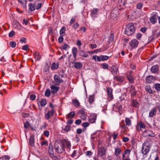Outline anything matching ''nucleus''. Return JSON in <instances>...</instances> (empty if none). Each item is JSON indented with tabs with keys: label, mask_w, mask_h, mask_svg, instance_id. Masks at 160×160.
I'll list each match as a JSON object with an SVG mask.
<instances>
[{
	"label": "nucleus",
	"mask_w": 160,
	"mask_h": 160,
	"mask_svg": "<svg viewBox=\"0 0 160 160\" xmlns=\"http://www.w3.org/2000/svg\"><path fill=\"white\" fill-rule=\"evenodd\" d=\"M135 28L133 23H128L125 28V32L128 35L130 36L132 34L135 32Z\"/></svg>",
	"instance_id": "nucleus-1"
},
{
	"label": "nucleus",
	"mask_w": 160,
	"mask_h": 160,
	"mask_svg": "<svg viewBox=\"0 0 160 160\" xmlns=\"http://www.w3.org/2000/svg\"><path fill=\"white\" fill-rule=\"evenodd\" d=\"M54 148L56 151L59 153H62L65 150L64 146L62 141L55 142Z\"/></svg>",
	"instance_id": "nucleus-2"
},
{
	"label": "nucleus",
	"mask_w": 160,
	"mask_h": 160,
	"mask_svg": "<svg viewBox=\"0 0 160 160\" xmlns=\"http://www.w3.org/2000/svg\"><path fill=\"white\" fill-rule=\"evenodd\" d=\"M150 147L148 142H145L143 144L142 152L144 155L146 154L150 150Z\"/></svg>",
	"instance_id": "nucleus-3"
},
{
	"label": "nucleus",
	"mask_w": 160,
	"mask_h": 160,
	"mask_svg": "<svg viewBox=\"0 0 160 160\" xmlns=\"http://www.w3.org/2000/svg\"><path fill=\"white\" fill-rule=\"evenodd\" d=\"M130 152V149H126L123 152L122 156V160H131L129 158Z\"/></svg>",
	"instance_id": "nucleus-4"
},
{
	"label": "nucleus",
	"mask_w": 160,
	"mask_h": 160,
	"mask_svg": "<svg viewBox=\"0 0 160 160\" xmlns=\"http://www.w3.org/2000/svg\"><path fill=\"white\" fill-rule=\"evenodd\" d=\"M119 14V12L117 9L114 8L113 9L111 13V18L114 19L117 18L118 15Z\"/></svg>",
	"instance_id": "nucleus-5"
},
{
	"label": "nucleus",
	"mask_w": 160,
	"mask_h": 160,
	"mask_svg": "<svg viewBox=\"0 0 160 160\" xmlns=\"http://www.w3.org/2000/svg\"><path fill=\"white\" fill-rule=\"evenodd\" d=\"M55 112L54 110H48L47 113L45 114V117L47 120H49V119L52 117L53 115Z\"/></svg>",
	"instance_id": "nucleus-6"
},
{
	"label": "nucleus",
	"mask_w": 160,
	"mask_h": 160,
	"mask_svg": "<svg viewBox=\"0 0 160 160\" xmlns=\"http://www.w3.org/2000/svg\"><path fill=\"white\" fill-rule=\"evenodd\" d=\"M105 154L106 150L103 147H101L98 149V156L102 157L105 155Z\"/></svg>",
	"instance_id": "nucleus-7"
},
{
	"label": "nucleus",
	"mask_w": 160,
	"mask_h": 160,
	"mask_svg": "<svg viewBox=\"0 0 160 160\" xmlns=\"http://www.w3.org/2000/svg\"><path fill=\"white\" fill-rule=\"evenodd\" d=\"M54 80L56 82L55 85H59L61 83L63 82V80L57 75H55L54 77Z\"/></svg>",
	"instance_id": "nucleus-8"
},
{
	"label": "nucleus",
	"mask_w": 160,
	"mask_h": 160,
	"mask_svg": "<svg viewBox=\"0 0 160 160\" xmlns=\"http://www.w3.org/2000/svg\"><path fill=\"white\" fill-rule=\"evenodd\" d=\"M62 141L63 143V146H64V145H65L67 148L68 150L69 151L71 149V146L70 142L66 139H64Z\"/></svg>",
	"instance_id": "nucleus-9"
},
{
	"label": "nucleus",
	"mask_w": 160,
	"mask_h": 160,
	"mask_svg": "<svg viewBox=\"0 0 160 160\" xmlns=\"http://www.w3.org/2000/svg\"><path fill=\"white\" fill-rule=\"evenodd\" d=\"M98 10L97 8H94L91 10V15L93 19L97 17Z\"/></svg>",
	"instance_id": "nucleus-10"
},
{
	"label": "nucleus",
	"mask_w": 160,
	"mask_h": 160,
	"mask_svg": "<svg viewBox=\"0 0 160 160\" xmlns=\"http://www.w3.org/2000/svg\"><path fill=\"white\" fill-rule=\"evenodd\" d=\"M107 91L108 93V99L111 101L113 98L112 89L111 88H108L107 90Z\"/></svg>",
	"instance_id": "nucleus-11"
},
{
	"label": "nucleus",
	"mask_w": 160,
	"mask_h": 160,
	"mask_svg": "<svg viewBox=\"0 0 160 160\" xmlns=\"http://www.w3.org/2000/svg\"><path fill=\"white\" fill-rule=\"evenodd\" d=\"M97 117V115L95 113L91 114L89 117L90 122L91 123H94L95 122Z\"/></svg>",
	"instance_id": "nucleus-12"
},
{
	"label": "nucleus",
	"mask_w": 160,
	"mask_h": 160,
	"mask_svg": "<svg viewBox=\"0 0 160 160\" xmlns=\"http://www.w3.org/2000/svg\"><path fill=\"white\" fill-rule=\"evenodd\" d=\"M132 71H130L127 74V79L129 81V82L132 83H134V79L133 76L132 74Z\"/></svg>",
	"instance_id": "nucleus-13"
},
{
	"label": "nucleus",
	"mask_w": 160,
	"mask_h": 160,
	"mask_svg": "<svg viewBox=\"0 0 160 160\" xmlns=\"http://www.w3.org/2000/svg\"><path fill=\"white\" fill-rule=\"evenodd\" d=\"M79 117L83 120H85L87 118V115L82 110H80L78 112Z\"/></svg>",
	"instance_id": "nucleus-14"
},
{
	"label": "nucleus",
	"mask_w": 160,
	"mask_h": 160,
	"mask_svg": "<svg viewBox=\"0 0 160 160\" xmlns=\"http://www.w3.org/2000/svg\"><path fill=\"white\" fill-rule=\"evenodd\" d=\"M143 133L144 134H146L145 136H150L152 137H154L155 136V133L151 130H145Z\"/></svg>",
	"instance_id": "nucleus-15"
},
{
	"label": "nucleus",
	"mask_w": 160,
	"mask_h": 160,
	"mask_svg": "<svg viewBox=\"0 0 160 160\" xmlns=\"http://www.w3.org/2000/svg\"><path fill=\"white\" fill-rule=\"evenodd\" d=\"M130 44L132 47L133 48H135L138 46V42L136 39H133L130 42Z\"/></svg>",
	"instance_id": "nucleus-16"
},
{
	"label": "nucleus",
	"mask_w": 160,
	"mask_h": 160,
	"mask_svg": "<svg viewBox=\"0 0 160 160\" xmlns=\"http://www.w3.org/2000/svg\"><path fill=\"white\" fill-rule=\"evenodd\" d=\"M51 92L54 93L58 91L59 87L54 85H52L51 86Z\"/></svg>",
	"instance_id": "nucleus-17"
},
{
	"label": "nucleus",
	"mask_w": 160,
	"mask_h": 160,
	"mask_svg": "<svg viewBox=\"0 0 160 160\" xmlns=\"http://www.w3.org/2000/svg\"><path fill=\"white\" fill-rule=\"evenodd\" d=\"M138 125V127H137V130L138 131L141 130L142 128H145L146 127L145 125L142 122H139Z\"/></svg>",
	"instance_id": "nucleus-18"
},
{
	"label": "nucleus",
	"mask_w": 160,
	"mask_h": 160,
	"mask_svg": "<svg viewBox=\"0 0 160 160\" xmlns=\"http://www.w3.org/2000/svg\"><path fill=\"white\" fill-rule=\"evenodd\" d=\"M157 110L156 108H154L152 109L149 113V116L150 117H152L155 116L157 112Z\"/></svg>",
	"instance_id": "nucleus-19"
},
{
	"label": "nucleus",
	"mask_w": 160,
	"mask_h": 160,
	"mask_svg": "<svg viewBox=\"0 0 160 160\" xmlns=\"http://www.w3.org/2000/svg\"><path fill=\"white\" fill-rule=\"evenodd\" d=\"M111 72L113 74H116L118 70L117 66L115 65L112 66L111 67Z\"/></svg>",
	"instance_id": "nucleus-20"
},
{
	"label": "nucleus",
	"mask_w": 160,
	"mask_h": 160,
	"mask_svg": "<svg viewBox=\"0 0 160 160\" xmlns=\"http://www.w3.org/2000/svg\"><path fill=\"white\" fill-rule=\"evenodd\" d=\"M130 92L131 93V95L132 96H134L136 94L135 88L132 85L130 86Z\"/></svg>",
	"instance_id": "nucleus-21"
},
{
	"label": "nucleus",
	"mask_w": 160,
	"mask_h": 160,
	"mask_svg": "<svg viewBox=\"0 0 160 160\" xmlns=\"http://www.w3.org/2000/svg\"><path fill=\"white\" fill-rule=\"evenodd\" d=\"M147 81L149 83H151L155 79V78L152 76H149L146 78Z\"/></svg>",
	"instance_id": "nucleus-22"
},
{
	"label": "nucleus",
	"mask_w": 160,
	"mask_h": 160,
	"mask_svg": "<svg viewBox=\"0 0 160 160\" xmlns=\"http://www.w3.org/2000/svg\"><path fill=\"white\" fill-rule=\"evenodd\" d=\"M74 67L77 69H80L82 66V64L79 62H75L74 64Z\"/></svg>",
	"instance_id": "nucleus-23"
},
{
	"label": "nucleus",
	"mask_w": 160,
	"mask_h": 160,
	"mask_svg": "<svg viewBox=\"0 0 160 160\" xmlns=\"http://www.w3.org/2000/svg\"><path fill=\"white\" fill-rule=\"evenodd\" d=\"M28 8L30 11H32L35 9V7L34 4L30 3L28 4Z\"/></svg>",
	"instance_id": "nucleus-24"
},
{
	"label": "nucleus",
	"mask_w": 160,
	"mask_h": 160,
	"mask_svg": "<svg viewBox=\"0 0 160 160\" xmlns=\"http://www.w3.org/2000/svg\"><path fill=\"white\" fill-rule=\"evenodd\" d=\"M131 104L132 106L136 107L138 106L139 103L136 100L133 99L132 101Z\"/></svg>",
	"instance_id": "nucleus-25"
},
{
	"label": "nucleus",
	"mask_w": 160,
	"mask_h": 160,
	"mask_svg": "<svg viewBox=\"0 0 160 160\" xmlns=\"http://www.w3.org/2000/svg\"><path fill=\"white\" fill-rule=\"evenodd\" d=\"M79 53L80 55L84 57L87 58L88 56L87 53L84 50H80Z\"/></svg>",
	"instance_id": "nucleus-26"
},
{
	"label": "nucleus",
	"mask_w": 160,
	"mask_h": 160,
	"mask_svg": "<svg viewBox=\"0 0 160 160\" xmlns=\"http://www.w3.org/2000/svg\"><path fill=\"white\" fill-rule=\"evenodd\" d=\"M77 50V49L75 47L73 48L72 49V52L73 54V56L75 59H76V58Z\"/></svg>",
	"instance_id": "nucleus-27"
},
{
	"label": "nucleus",
	"mask_w": 160,
	"mask_h": 160,
	"mask_svg": "<svg viewBox=\"0 0 160 160\" xmlns=\"http://www.w3.org/2000/svg\"><path fill=\"white\" fill-rule=\"evenodd\" d=\"M29 144L31 146H33L34 144V140L33 136H31L29 139Z\"/></svg>",
	"instance_id": "nucleus-28"
},
{
	"label": "nucleus",
	"mask_w": 160,
	"mask_h": 160,
	"mask_svg": "<svg viewBox=\"0 0 160 160\" xmlns=\"http://www.w3.org/2000/svg\"><path fill=\"white\" fill-rule=\"evenodd\" d=\"M114 79L120 82H122L124 80V77H120L119 76H115L114 78Z\"/></svg>",
	"instance_id": "nucleus-29"
},
{
	"label": "nucleus",
	"mask_w": 160,
	"mask_h": 160,
	"mask_svg": "<svg viewBox=\"0 0 160 160\" xmlns=\"http://www.w3.org/2000/svg\"><path fill=\"white\" fill-rule=\"evenodd\" d=\"M158 67L157 65L152 66L151 69L152 72L155 73L158 70Z\"/></svg>",
	"instance_id": "nucleus-30"
},
{
	"label": "nucleus",
	"mask_w": 160,
	"mask_h": 160,
	"mask_svg": "<svg viewBox=\"0 0 160 160\" xmlns=\"http://www.w3.org/2000/svg\"><path fill=\"white\" fill-rule=\"evenodd\" d=\"M33 55L35 58L37 60H39L41 58V55L38 52H36L34 53Z\"/></svg>",
	"instance_id": "nucleus-31"
},
{
	"label": "nucleus",
	"mask_w": 160,
	"mask_h": 160,
	"mask_svg": "<svg viewBox=\"0 0 160 160\" xmlns=\"http://www.w3.org/2000/svg\"><path fill=\"white\" fill-rule=\"evenodd\" d=\"M122 152L121 149L118 148H116L115 149L114 153L116 156H118Z\"/></svg>",
	"instance_id": "nucleus-32"
},
{
	"label": "nucleus",
	"mask_w": 160,
	"mask_h": 160,
	"mask_svg": "<svg viewBox=\"0 0 160 160\" xmlns=\"http://www.w3.org/2000/svg\"><path fill=\"white\" fill-rule=\"evenodd\" d=\"M73 104L76 107H78L80 105V103L78 99H73L72 101Z\"/></svg>",
	"instance_id": "nucleus-33"
},
{
	"label": "nucleus",
	"mask_w": 160,
	"mask_h": 160,
	"mask_svg": "<svg viewBox=\"0 0 160 160\" xmlns=\"http://www.w3.org/2000/svg\"><path fill=\"white\" fill-rule=\"evenodd\" d=\"M65 31V27H62L60 31V34L61 36H63L64 35Z\"/></svg>",
	"instance_id": "nucleus-34"
},
{
	"label": "nucleus",
	"mask_w": 160,
	"mask_h": 160,
	"mask_svg": "<svg viewBox=\"0 0 160 160\" xmlns=\"http://www.w3.org/2000/svg\"><path fill=\"white\" fill-rule=\"evenodd\" d=\"M58 67V63H53L51 66V68L52 70H54L57 69Z\"/></svg>",
	"instance_id": "nucleus-35"
},
{
	"label": "nucleus",
	"mask_w": 160,
	"mask_h": 160,
	"mask_svg": "<svg viewBox=\"0 0 160 160\" xmlns=\"http://www.w3.org/2000/svg\"><path fill=\"white\" fill-rule=\"evenodd\" d=\"M10 157L8 155H5L0 158V160H9Z\"/></svg>",
	"instance_id": "nucleus-36"
},
{
	"label": "nucleus",
	"mask_w": 160,
	"mask_h": 160,
	"mask_svg": "<svg viewBox=\"0 0 160 160\" xmlns=\"http://www.w3.org/2000/svg\"><path fill=\"white\" fill-rule=\"evenodd\" d=\"M18 2L22 4L25 8L27 7V2L26 0H18Z\"/></svg>",
	"instance_id": "nucleus-37"
},
{
	"label": "nucleus",
	"mask_w": 160,
	"mask_h": 160,
	"mask_svg": "<svg viewBox=\"0 0 160 160\" xmlns=\"http://www.w3.org/2000/svg\"><path fill=\"white\" fill-rule=\"evenodd\" d=\"M46 100L45 99H42L40 102L41 105L42 107H44L47 104Z\"/></svg>",
	"instance_id": "nucleus-38"
},
{
	"label": "nucleus",
	"mask_w": 160,
	"mask_h": 160,
	"mask_svg": "<svg viewBox=\"0 0 160 160\" xmlns=\"http://www.w3.org/2000/svg\"><path fill=\"white\" fill-rule=\"evenodd\" d=\"M51 94V91L50 89H47L45 91V96H46L47 97H49L50 95Z\"/></svg>",
	"instance_id": "nucleus-39"
},
{
	"label": "nucleus",
	"mask_w": 160,
	"mask_h": 160,
	"mask_svg": "<svg viewBox=\"0 0 160 160\" xmlns=\"http://www.w3.org/2000/svg\"><path fill=\"white\" fill-rule=\"evenodd\" d=\"M150 20L151 22L153 24H154L157 21V19L155 17H152L150 18Z\"/></svg>",
	"instance_id": "nucleus-40"
},
{
	"label": "nucleus",
	"mask_w": 160,
	"mask_h": 160,
	"mask_svg": "<svg viewBox=\"0 0 160 160\" xmlns=\"http://www.w3.org/2000/svg\"><path fill=\"white\" fill-rule=\"evenodd\" d=\"M68 117L69 118L72 119L74 117L75 115V114L74 112H72L68 114Z\"/></svg>",
	"instance_id": "nucleus-41"
},
{
	"label": "nucleus",
	"mask_w": 160,
	"mask_h": 160,
	"mask_svg": "<svg viewBox=\"0 0 160 160\" xmlns=\"http://www.w3.org/2000/svg\"><path fill=\"white\" fill-rule=\"evenodd\" d=\"M145 90L148 92L149 93H152V91L151 90V88L149 86H147L145 87Z\"/></svg>",
	"instance_id": "nucleus-42"
},
{
	"label": "nucleus",
	"mask_w": 160,
	"mask_h": 160,
	"mask_svg": "<svg viewBox=\"0 0 160 160\" xmlns=\"http://www.w3.org/2000/svg\"><path fill=\"white\" fill-rule=\"evenodd\" d=\"M48 152L49 154L53 153L52 146V145H51L50 144L49 147Z\"/></svg>",
	"instance_id": "nucleus-43"
},
{
	"label": "nucleus",
	"mask_w": 160,
	"mask_h": 160,
	"mask_svg": "<svg viewBox=\"0 0 160 160\" xmlns=\"http://www.w3.org/2000/svg\"><path fill=\"white\" fill-rule=\"evenodd\" d=\"M71 129L70 126L67 125L63 129V130L65 131L68 132Z\"/></svg>",
	"instance_id": "nucleus-44"
},
{
	"label": "nucleus",
	"mask_w": 160,
	"mask_h": 160,
	"mask_svg": "<svg viewBox=\"0 0 160 160\" xmlns=\"http://www.w3.org/2000/svg\"><path fill=\"white\" fill-rule=\"evenodd\" d=\"M125 122L126 125L128 126H130L131 124V120L128 118H126Z\"/></svg>",
	"instance_id": "nucleus-45"
},
{
	"label": "nucleus",
	"mask_w": 160,
	"mask_h": 160,
	"mask_svg": "<svg viewBox=\"0 0 160 160\" xmlns=\"http://www.w3.org/2000/svg\"><path fill=\"white\" fill-rule=\"evenodd\" d=\"M10 45L12 48L15 47L16 45V42L14 41H11L9 43Z\"/></svg>",
	"instance_id": "nucleus-46"
},
{
	"label": "nucleus",
	"mask_w": 160,
	"mask_h": 160,
	"mask_svg": "<svg viewBox=\"0 0 160 160\" xmlns=\"http://www.w3.org/2000/svg\"><path fill=\"white\" fill-rule=\"evenodd\" d=\"M94 101V97L93 96H90L89 98L88 101L91 104Z\"/></svg>",
	"instance_id": "nucleus-47"
},
{
	"label": "nucleus",
	"mask_w": 160,
	"mask_h": 160,
	"mask_svg": "<svg viewBox=\"0 0 160 160\" xmlns=\"http://www.w3.org/2000/svg\"><path fill=\"white\" fill-rule=\"evenodd\" d=\"M109 58V57L108 56L104 55H101V60L102 61H103L104 60H108Z\"/></svg>",
	"instance_id": "nucleus-48"
},
{
	"label": "nucleus",
	"mask_w": 160,
	"mask_h": 160,
	"mask_svg": "<svg viewBox=\"0 0 160 160\" xmlns=\"http://www.w3.org/2000/svg\"><path fill=\"white\" fill-rule=\"evenodd\" d=\"M6 61V59L4 56L0 58V64H2V63Z\"/></svg>",
	"instance_id": "nucleus-49"
},
{
	"label": "nucleus",
	"mask_w": 160,
	"mask_h": 160,
	"mask_svg": "<svg viewBox=\"0 0 160 160\" xmlns=\"http://www.w3.org/2000/svg\"><path fill=\"white\" fill-rule=\"evenodd\" d=\"M114 38V35L113 34H112L108 38L109 42H112Z\"/></svg>",
	"instance_id": "nucleus-50"
},
{
	"label": "nucleus",
	"mask_w": 160,
	"mask_h": 160,
	"mask_svg": "<svg viewBox=\"0 0 160 160\" xmlns=\"http://www.w3.org/2000/svg\"><path fill=\"white\" fill-rule=\"evenodd\" d=\"M108 67V65L106 63H103L102 64V68L104 69H107Z\"/></svg>",
	"instance_id": "nucleus-51"
},
{
	"label": "nucleus",
	"mask_w": 160,
	"mask_h": 160,
	"mask_svg": "<svg viewBox=\"0 0 160 160\" xmlns=\"http://www.w3.org/2000/svg\"><path fill=\"white\" fill-rule=\"evenodd\" d=\"M63 48L64 50H67L68 48H69V46L66 43H65L63 45Z\"/></svg>",
	"instance_id": "nucleus-52"
},
{
	"label": "nucleus",
	"mask_w": 160,
	"mask_h": 160,
	"mask_svg": "<svg viewBox=\"0 0 160 160\" xmlns=\"http://www.w3.org/2000/svg\"><path fill=\"white\" fill-rule=\"evenodd\" d=\"M79 25L78 23H76L73 25L72 28L75 29H78L79 28Z\"/></svg>",
	"instance_id": "nucleus-53"
},
{
	"label": "nucleus",
	"mask_w": 160,
	"mask_h": 160,
	"mask_svg": "<svg viewBox=\"0 0 160 160\" xmlns=\"http://www.w3.org/2000/svg\"><path fill=\"white\" fill-rule=\"evenodd\" d=\"M155 88L158 91L160 90V84H156L155 85Z\"/></svg>",
	"instance_id": "nucleus-54"
},
{
	"label": "nucleus",
	"mask_w": 160,
	"mask_h": 160,
	"mask_svg": "<svg viewBox=\"0 0 160 160\" xmlns=\"http://www.w3.org/2000/svg\"><path fill=\"white\" fill-rule=\"evenodd\" d=\"M29 126L28 122L27 121L24 123V127L25 128L27 129Z\"/></svg>",
	"instance_id": "nucleus-55"
},
{
	"label": "nucleus",
	"mask_w": 160,
	"mask_h": 160,
	"mask_svg": "<svg viewBox=\"0 0 160 160\" xmlns=\"http://www.w3.org/2000/svg\"><path fill=\"white\" fill-rule=\"evenodd\" d=\"M89 124L88 122H85L82 124V126L84 128L87 127L89 126Z\"/></svg>",
	"instance_id": "nucleus-56"
},
{
	"label": "nucleus",
	"mask_w": 160,
	"mask_h": 160,
	"mask_svg": "<svg viewBox=\"0 0 160 160\" xmlns=\"http://www.w3.org/2000/svg\"><path fill=\"white\" fill-rule=\"evenodd\" d=\"M62 36H61L60 37H59L58 39V42L61 43L62 42H63V37Z\"/></svg>",
	"instance_id": "nucleus-57"
},
{
	"label": "nucleus",
	"mask_w": 160,
	"mask_h": 160,
	"mask_svg": "<svg viewBox=\"0 0 160 160\" xmlns=\"http://www.w3.org/2000/svg\"><path fill=\"white\" fill-rule=\"evenodd\" d=\"M20 42L21 43L26 42V39L24 38H22L20 40Z\"/></svg>",
	"instance_id": "nucleus-58"
},
{
	"label": "nucleus",
	"mask_w": 160,
	"mask_h": 160,
	"mask_svg": "<svg viewBox=\"0 0 160 160\" xmlns=\"http://www.w3.org/2000/svg\"><path fill=\"white\" fill-rule=\"evenodd\" d=\"M142 6V4L141 3H139L137 5V7L138 9H141Z\"/></svg>",
	"instance_id": "nucleus-59"
},
{
	"label": "nucleus",
	"mask_w": 160,
	"mask_h": 160,
	"mask_svg": "<svg viewBox=\"0 0 160 160\" xmlns=\"http://www.w3.org/2000/svg\"><path fill=\"white\" fill-rule=\"evenodd\" d=\"M14 32L13 31H12L9 33V36L10 37H12L14 35Z\"/></svg>",
	"instance_id": "nucleus-60"
},
{
	"label": "nucleus",
	"mask_w": 160,
	"mask_h": 160,
	"mask_svg": "<svg viewBox=\"0 0 160 160\" xmlns=\"http://www.w3.org/2000/svg\"><path fill=\"white\" fill-rule=\"evenodd\" d=\"M36 97V95H31L30 96V99L31 100H34L35 99Z\"/></svg>",
	"instance_id": "nucleus-61"
},
{
	"label": "nucleus",
	"mask_w": 160,
	"mask_h": 160,
	"mask_svg": "<svg viewBox=\"0 0 160 160\" xmlns=\"http://www.w3.org/2000/svg\"><path fill=\"white\" fill-rule=\"evenodd\" d=\"M41 145L42 146L43 145L47 146L48 145V143L46 141H43L41 142Z\"/></svg>",
	"instance_id": "nucleus-62"
},
{
	"label": "nucleus",
	"mask_w": 160,
	"mask_h": 160,
	"mask_svg": "<svg viewBox=\"0 0 160 160\" xmlns=\"http://www.w3.org/2000/svg\"><path fill=\"white\" fill-rule=\"evenodd\" d=\"M28 48H29V47H28V45H25L23 46L22 49L23 50H26L28 49Z\"/></svg>",
	"instance_id": "nucleus-63"
},
{
	"label": "nucleus",
	"mask_w": 160,
	"mask_h": 160,
	"mask_svg": "<svg viewBox=\"0 0 160 160\" xmlns=\"http://www.w3.org/2000/svg\"><path fill=\"white\" fill-rule=\"evenodd\" d=\"M42 3H38L36 6V9L37 10H38L39 8H40L42 6Z\"/></svg>",
	"instance_id": "nucleus-64"
}]
</instances>
